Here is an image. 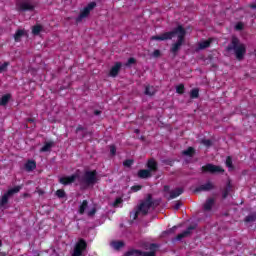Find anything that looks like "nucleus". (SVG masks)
I'll return each instance as SVG.
<instances>
[{
    "instance_id": "nucleus-1",
    "label": "nucleus",
    "mask_w": 256,
    "mask_h": 256,
    "mask_svg": "<svg viewBox=\"0 0 256 256\" xmlns=\"http://www.w3.org/2000/svg\"><path fill=\"white\" fill-rule=\"evenodd\" d=\"M176 35L178 37V40L172 45L170 51L174 55H177V53H179V50L181 49V46L185 42V35H187V32L185 31V28H183V26L179 25L172 31L152 36L151 39L152 41H169V39H173V37H175Z\"/></svg>"
},
{
    "instance_id": "nucleus-2",
    "label": "nucleus",
    "mask_w": 256,
    "mask_h": 256,
    "mask_svg": "<svg viewBox=\"0 0 256 256\" xmlns=\"http://www.w3.org/2000/svg\"><path fill=\"white\" fill-rule=\"evenodd\" d=\"M226 51L228 53L233 52L238 61H243L245 59V53H247V47L241 43L239 38L233 36L230 44L226 47Z\"/></svg>"
},
{
    "instance_id": "nucleus-3",
    "label": "nucleus",
    "mask_w": 256,
    "mask_h": 256,
    "mask_svg": "<svg viewBox=\"0 0 256 256\" xmlns=\"http://www.w3.org/2000/svg\"><path fill=\"white\" fill-rule=\"evenodd\" d=\"M161 200H153V196L148 194L147 197L138 205L137 209L140 212V215H147L151 207H158Z\"/></svg>"
},
{
    "instance_id": "nucleus-4",
    "label": "nucleus",
    "mask_w": 256,
    "mask_h": 256,
    "mask_svg": "<svg viewBox=\"0 0 256 256\" xmlns=\"http://www.w3.org/2000/svg\"><path fill=\"white\" fill-rule=\"evenodd\" d=\"M148 169H141L138 171V177L139 179H149L150 177H153V173H156L157 171V161L155 159L151 158L147 162Z\"/></svg>"
},
{
    "instance_id": "nucleus-5",
    "label": "nucleus",
    "mask_w": 256,
    "mask_h": 256,
    "mask_svg": "<svg viewBox=\"0 0 256 256\" xmlns=\"http://www.w3.org/2000/svg\"><path fill=\"white\" fill-rule=\"evenodd\" d=\"M99 181L97 178V170H86L80 179V183L86 187H91Z\"/></svg>"
},
{
    "instance_id": "nucleus-6",
    "label": "nucleus",
    "mask_w": 256,
    "mask_h": 256,
    "mask_svg": "<svg viewBox=\"0 0 256 256\" xmlns=\"http://www.w3.org/2000/svg\"><path fill=\"white\" fill-rule=\"evenodd\" d=\"M146 249H149V252H143L141 250L132 249V250L127 251L124 254V256H155L157 253V249H159V245L152 243Z\"/></svg>"
},
{
    "instance_id": "nucleus-7",
    "label": "nucleus",
    "mask_w": 256,
    "mask_h": 256,
    "mask_svg": "<svg viewBox=\"0 0 256 256\" xmlns=\"http://www.w3.org/2000/svg\"><path fill=\"white\" fill-rule=\"evenodd\" d=\"M21 191V186H16L14 188L9 189L0 200V207L3 208L9 203V198L13 197L16 193Z\"/></svg>"
},
{
    "instance_id": "nucleus-8",
    "label": "nucleus",
    "mask_w": 256,
    "mask_h": 256,
    "mask_svg": "<svg viewBox=\"0 0 256 256\" xmlns=\"http://www.w3.org/2000/svg\"><path fill=\"white\" fill-rule=\"evenodd\" d=\"M17 11L25 12V11H35V4L31 0H23L17 2L16 4Z\"/></svg>"
},
{
    "instance_id": "nucleus-9",
    "label": "nucleus",
    "mask_w": 256,
    "mask_h": 256,
    "mask_svg": "<svg viewBox=\"0 0 256 256\" xmlns=\"http://www.w3.org/2000/svg\"><path fill=\"white\" fill-rule=\"evenodd\" d=\"M85 249H87V242H85V240H83V239H80L76 243V246L74 248V252H73L72 256H82L83 251H85Z\"/></svg>"
},
{
    "instance_id": "nucleus-10",
    "label": "nucleus",
    "mask_w": 256,
    "mask_h": 256,
    "mask_svg": "<svg viewBox=\"0 0 256 256\" xmlns=\"http://www.w3.org/2000/svg\"><path fill=\"white\" fill-rule=\"evenodd\" d=\"M202 173H223V168L221 166H215L213 164H206L201 167Z\"/></svg>"
},
{
    "instance_id": "nucleus-11",
    "label": "nucleus",
    "mask_w": 256,
    "mask_h": 256,
    "mask_svg": "<svg viewBox=\"0 0 256 256\" xmlns=\"http://www.w3.org/2000/svg\"><path fill=\"white\" fill-rule=\"evenodd\" d=\"M94 7H97V3L90 2L80 13L79 17L77 18V21H82V19H85V17H89V13L93 11Z\"/></svg>"
},
{
    "instance_id": "nucleus-12",
    "label": "nucleus",
    "mask_w": 256,
    "mask_h": 256,
    "mask_svg": "<svg viewBox=\"0 0 256 256\" xmlns=\"http://www.w3.org/2000/svg\"><path fill=\"white\" fill-rule=\"evenodd\" d=\"M195 229H197V226H189L182 233L178 234L172 241H183V239H185V237H189V235H191V231H195Z\"/></svg>"
},
{
    "instance_id": "nucleus-13",
    "label": "nucleus",
    "mask_w": 256,
    "mask_h": 256,
    "mask_svg": "<svg viewBox=\"0 0 256 256\" xmlns=\"http://www.w3.org/2000/svg\"><path fill=\"white\" fill-rule=\"evenodd\" d=\"M215 189V185H213V182L207 181V183L202 184L195 188L194 193H201L202 191L207 192V191H213Z\"/></svg>"
},
{
    "instance_id": "nucleus-14",
    "label": "nucleus",
    "mask_w": 256,
    "mask_h": 256,
    "mask_svg": "<svg viewBox=\"0 0 256 256\" xmlns=\"http://www.w3.org/2000/svg\"><path fill=\"white\" fill-rule=\"evenodd\" d=\"M76 179H77V174H73L67 177H60L59 183H61V185H71V183H75Z\"/></svg>"
},
{
    "instance_id": "nucleus-15",
    "label": "nucleus",
    "mask_w": 256,
    "mask_h": 256,
    "mask_svg": "<svg viewBox=\"0 0 256 256\" xmlns=\"http://www.w3.org/2000/svg\"><path fill=\"white\" fill-rule=\"evenodd\" d=\"M184 189L183 188H176L174 190H171L169 193V197L167 198L168 201H171V199H177L179 195H183Z\"/></svg>"
},
{
    "instance_id": "nucleus-16",
    "label": "nucleus",
    "mask_w": 256,
    "mask_h": 256,
    "mask_svg": "<svg viewBox=\"0 0 256 256\" xmlns=\"http://www.w3.org/2000/svg\"><path fill=\"white\" fill-rule=\"evenodd\" d=\"M121 67V62H117L110 70V77H117L119 75V72L121 71Z\"/></svg>"
},
{
    "instance_id": "nucleus-17",
    "label": "nucleus",
    "mask_w": 256,
    "mask_h": 256,
    "mask_svg": "<svg viewBox=\"0 0 256 256\" xmlns=\"http://www.w3.org/2000/svg\"><path fill=\"white\" fill-rule=\"evenodd\" d=\"M25 169L30 173V171H35L37 169V163L35 160H28L25 164Z\"/></svg>"
},
{
    "instance_id": "nucleus-18",
    "label": "nucleus",
    "mask_w": 256,
    "mask_h": 256,
    "mask_svg": "<svg viewBox=\"0 0 256 256\" xmlns=\"http://www.w3.org/2000/svg\"><path fill=\"white\" fill-rule=\"evenodd\" d=\"M213 205H215V199L208 198L203 205L204 211H211V209H213Z\"/></svg>"
},
{
    "instance_id": "nucleus-19",
    "label": "nucleus",
    "mask_w": 256,
    "mask_h": 256,
    "mask_svg": "<svg viewBox=\"0 0 256 256\" xmlns=\"http://www.w3.org/2000/svg\"><path fill=\"white\" fill-rule=\"evenodd\" d=\"M156 93L157 89H155L153 86L147 85L145 87L144 95H147L148 97H153V95H155Z\"/></svg>"
},
{
    "instance_id": "nucleus-20",
    "label": "nucleus",
    "mask_w": 256,
    "mask_h": 256,
    "mask_svg": "<svg viewBox=\"0 0 256 256\" xmlns=\"http://www.w3.org/2000/svg\"><path fill=\"white\" fill-rule=\"evenodd\" d=\"M54 145H55V143H53V142H45L44 146L40 149V152L47 153V152L51 151V149L53 148Z\"/></svg>"
},
{
    "instance_id": "nucleus-21",
    "label": "nucleus",
    "mask_w": 256,
    "mask_h": 256,
    "mask_svg": "<svg viewBox=\"0 0 256 256\" xmlns=\"http://www.w3.org/2000/svg\"><path fill=\"white\" fill-rule=\"evenodd\" d=\"M87 207H89V202L87 200H83V202L79 206L78 213L80 215H83L85 211L87 210Z\"/></svg>"
},
{
    "instance_id": "nucleus-22",
    "label": "nucleus",
    "mask_w": 256,
    "mask_h": 256,
    "mask_svg": "<svg viewBox=\"0 0 256 256\" xmlns=\"http://www.w3.org/2000/svg\"><path fill=\"white\" fill-rule=\"evenodd\" d=\"M182 155H184V157H193L195 155V148L188 147L186 150L182 151Z\"/></svg>"
},
{
    "instance_id": "nucleus-23",
    "label": "nucleus",
    "mask_w": 256,
    "mask_h": 256,
    "mask_svg": "<svg viewBox=\"0 0 256 256\" xmlns=\"http://www.w3.org/2000/svg\"><path fill=\"white\" fill-rule=\"evenodd\" d=\"M231 192V182H228L226 187L224 188L222 192V198L227 199L229 197V193Z\"/></svg>"
},
{
    "instance_id": "nucleus-24",
    "label": "nucleus",
    "mask_w": 256,
    "mask_h": 256,
    "mask_svg": "<svg viewBox=\"0 0 256 256\" xmlns=\"http://www.w3.org/2000/svg\"><path fill=\"white\" fill-rule=\"evenodd\" d=\"M111 246L113 247V249H115L116 251H119V249H121L122 247H125V242L123 241H113L111 243Z\"/></svg>"
},
{
    "instance_id": "nucleus-25",
    "label": "nucleus",
    "mask_w": 256,
    "mask_h": 256,
    "mask_svg": "<svg viewBox=\"0 0 256 256\" xmlns=\"http://www.w3.org/2000/svg\"><path fill=\"white\" fill-rule=\"evenodd\" d=\"M25 35V30H17L16 33L14 34V40L16 41V43H19V41H21V37H23Z\"/></svg>"
},
{
    "instance_id": "nucleus-26",
    "label": "nucleus",
    "mask_w": 256,
    "mask_h": 256,
    "mask_svg": "<svg viewBox=\"0 0 256 256\" xmlns=\"http://www.w3.org/2000/svg\"><path fill=\"white\" fill-rule=\"evenodd\" d=\"M10 99H11V94H6V95L2 96V98L0 99L1 107H5V105H7V103H9Z\"/></svg>"
},
{
    "instance_id": "nucleus-27",
    "label": "nucleus",
    "mask_w": 256,
    "mask_h": 256,
    "mask_svg": "<svg viewBox=\"0 0 256 256\" xmlns=\"http://www.w3.org/2000/svg\"><path fill=\"white\" fill-rule=\"evenodd\" d=\"M256 221V214H250L245 217V223H253Z\"/></svg>"
},
{
    "instance_id": "nucleus-28",
    "label": "nucleus",
    "mask_w": 256,
    "mask_h": 256,
    "mask_svg": "<svg viewBox=\"0 0 256 256\" xmlns=\"http://www.w3.org/2000/svg\"><path fill=\"white\" fill-rule=\"evenodd\" d=\"M190 97H191V99L199 98V89H197V88L192 89L190 92Z\"/></svg>"
},
{
    "instance_id": "nucleus-29",
    "label": "nucleus",
    "mask_w": 256,
    "mask_h": 256,
    "mask_svg": "<svg viewBox=\"0 0 256 256\" xmlns=\"http://www.w3.org/2000/svg\"><path fill=\"white\" fill-rule=\"evenodd\" d=\"M56 196L59 199H65V197H67V194L65 193V190L59 189V190L56 191Z\"/></svg>"
},
{
    "instance_id": "nucleus-30",
    "label": "nucleus",
    "mask_w": 256,
    "mask_h": 256,
    "mask_svg": "<svg viewBox=\"0 0 256 256\" xmlns=\"http://www.w3.org/2000/svg\"><path fill=\"white\" fill-rule=\"evenodd\" d=\"M139 215H141V212L139 211L138 208H136V210H134L133 212L130 213V217H131V219H133V221H135V219H137V217H139Z\"/></svg>"
},
{
    "instance_id": "nucleus-31",
    "label": "nucleus",
    "mask_w": 256,
    "mask_h": 256,
    "mask_svg": "<svg viewBox=\"0 0 256 256\" xmlns=\"http://www.w3.org/2000/svg\"><path fill=\"white\" fill-rule=\"evenodd\" d=\"M211 45L209 40L203 41L199 44V49H207Z\"/></svg>"
},
{
    "instance_id": "nucleus-32",
    "label": "nucleus",
    "mask_w": 256,
    "mask_h": 256,
    "mask_svg": "<svg viewBox=\"0 0 256 256\" xmlns=\"http://www.w3.org/2000/svg\"><path fill=\"white\" fill-rule=\"evenodd\" d=\"M201 145H204L205 147H211L213 145V142L209 139H202L200 141Z\"/></svg>"
},
{
    "instance_id": "nucleus-33",
    "label": "nucleus",
    "mask_w": 256,
    "mask_h": 256,
    "mask_svg": "<svg viewBox=\"0 0 256 256\" xmlns=\"http://www.w3.org/2000/svg\"><path fill=\"white\" fill-rule=\"evenodd\" d=\"M42 29L43 28L39 25L34 26L33 29H32L33 35H39L41 33Z\"/></svg>"
},
{
    "instance_id": "nucleus-34",
    "label": "nucleus",
    "mask_w": 256,
    "mask_h": 256,
    "mask_svg": "<svg viewBox=\"0 0 256 256\" xmlns=\"http://www.w3.org/2000/svg\"><path fill=\"white\" fill-rule=\"evenodd\" d=\"M184 92H185V86L183 84H180L176 87V93L183 95Z\"/></svg>"
},
{
    "instance_id": "nucleus-35",
    "label": "nucleus",
    "mask_w": 256,
    "mask_h": 256,
    "mask_svg": "<svg viewBox=\"0 0 256 256\" xmlns=\"http://www.w3.org/2000/svg\"><path fill=\"white\" fill-rule=\"evenodd\" d=\"M7 67H9V62H5L0 65V73H4V71H7Z\"/></svg>"
},
{
    "instance_id": "nucleus-36",
    "label": "nucleus",
    "mask_w": 256,
    "mask_h": 256,
    "mask_svg": "<svg viewBox=\"0 0 256 256\" xmlns=\"http://www.w3.org/2000/svg\"><path fill=\"white\" fill-rule=\"evenodd\" d=\"M177 226H173L172 228H170L169 230L164 232V235H171V233H175L177 231Z\"/></svg>"
},
{
    "instance_id": "nucleus-37",
    "label": "nucleus",
    "mask_w": 256,
    "mask_h": 256,
    "mask_svg": "<svg viewBox=\"0 0 256 256\" xmlns=\"http://www.w3.org/2000/svg\"><path fill=\"white\" fill-rule=\"evenodd\" d=\"M226 166L229 168L233 167V160L229 156L226 159Z\"/></svg>"
},
{
    "instance_id": "nucleus-38",
    "label": "nucleus",
    "mask_w": 256,
    "mask_h": 256,
    "mask_svg": "<svg viewBox=\"0 0 256 256\" xmlns=\"http://www.w3.org/2000/svg\"><path fill=\"white\" fill-rule=\"evenodd\" d=\"M124 167H131L133 165V160L127 159L123 162Z\"/></svg>"
},
{
    "instance_id": "nucleus-39",
    "label": "nucleus",
    "mask_w": 256,
    "mask_h": 256,
    "mask_svg": "<svg viewBox=\"0 0 256 256\" xmlns=\"http://www.w3.org/2000/svg\"><path fill=\"white\" fill-rule=\"evenodd\" d=\"M121 203H123V200L121 198H116L113 205H114V207H119V205H121Z\"/></svg>"
},
{
    "instance_id": "nucleus-40",
    "label": "nucleus",
    "mask_w": 256,
    "mask_h": 256,
    "mask_svg": "<svg viewBox=\"0 0 256 256\" xmlns=\"http://www.w3.org/2000/svg\"><path fill=\"white\" fill-rule=\"evenodd\" d=\"M134 63H135V58H129L126 63V66L129 67L131 65H134Z\"/></svg>"
},
{
    "instance_id": "nucleus-41",
    "label": "nucleus",
    "mask_w": 256,
    "mask_h": 256,
    "mask_svg": "<svg viewBox=\"0 0 256 256\" xmlns=\"http://www.w3.org/2000/svg\"><path fill=\"white\" fill-rule=\"evenodd\" d=\"M110 153L111 155H115L117 153V148L115 147V145L110 146Z\"/></svg>"
},
{
    "instance_id": "nucleus-42",
    "label": "nucleus",
    "mask_w": 256,
    "mask_h": 256,
    "mask_svg": "<svg viewBox=\"0 0 256 256\" xmlns=\"http://www.w3.org/2000/svg\"><path fill=\"white\" fill-rule=\"evenodd\" d=\"M96 213H97V209L93 208L88 212V217H93V215H95Z\"/></svg>"
},
{
    "instance_id": "nucleus-43",
    "label": "nucleus",
    "mask_w": 256,
    "mask_h": 256,
    "mask_svg": "<svg viewBox=\"0 0 256 256\" xmlns=\"http://www.w3.org/2000/svg\"><path fill=\"white\" fill-rule=\"evenodd\" d=\"M181 205H183V203L177 202V203L174 205L175 211H179V209H181Z\"/></svg>"
},
{
    "instance_id": "nucleus-44",
    "label": "nucleus",
    "mask_w": 256,
    "mask_h": 256,
    "mask_svg": "<svg viewBox=\"0 0 256 256\" xmlns=\"http://www.w3.org/2000/svg\"><path fill=\"white\" fill-rule=\"evenodd\" d=\"M152 55H153V57H160L161 56V51L160 50H154Z\"/></svg>"
},
{
    "instance_id": "nucleus-45",
    "label": "nucleus",
    "mask_w": 256,
    "mask_h": 256,
    "mask_svg": "<svg viewBox=\"0 0 256 256\" xmlns=\"http://www.w3.org/2000/svg\"><path fill=\"white\" fill-rule=\"evenodd\" d=\"M141 188H142L141 185H137V186H133L131 189H132V191L137 192V191H141Z\"/></svg>"
},
{
    "instance_id": "nucleus-46",
    "label": "nucleus",
    "mask_w": 256,
    "mask_h": 256,
    "mask_svg": "<svg viewBox=\"0 0 256 256\" xmlns=\"http://www.w3.org/2000/svg\"><path fill=\"white\" fill-rule=\"evenodd\" d=\"M79 131H85V127L79 125V126L76 128V133H79Z\"/></svg>"
},
{
    "instance_id": "nucleus-47",
    "label": "nucleus",
    "mask_w": 256,
    "mask_h": 256,
    "mask_svg": "<svg viewBox=\"0 0 256 256\" xmlns=\"http://www.w3.org/2000/svg\"><path fill=\"white\" fill-rule=\"evenodd\" d=\"M236 29H237V31H241V29H243V24L242 23H238L236 25Z\"/></svg>"
},
{
    "instance_id": "nucleus-48",
    "label": "nucleus",
    "mask_w": 256,
    "mask_h": 256,
    "mask_svg": "<svg viewBox=\"0 0 256 256\" xmlns=\"http://www.w3.org/2000/svg\"><path fill=\"white\" fill-rule=\"evenodd\" d=\"M250 9H256V2L253 4H250Z\"/></svg>"
},
{
    "instance_id": "nucleus-49",
    "label": "nucleus",
    "mask_w": 256,
    "mask_h": 256,
    "mask_svg": "<svg viewBox=\"0 0 256 256\" xmlns=\"http://www.w3.org/2000/svg\"><path fill=\"white\" fill-rule=\"evenodd\" d=\"M94 115H101V111L99 110L94 111Z\"/></svg>"
},
{
    "instance_id": "nucleus-50",
    "label": "nucleus",
    "mask_w": 256,
    "mask_h": 256,
    "mask_svg": "<svg viewBox=\"0 0 256 256\" xmlns=\"http://www.w3.org/2000/svg\"><path fill=\"white\" fill-rule=\"evenodd\" d=\"M164 191H169V186H164Z\"/></svg>"
},
{
    "instance_id": "nucleus-51",
    "label": "nucleus",
    "mask_w": 256,
    "mask_h": 256,
    "mask_svg": "<svg viewBox=\"0 0 256 256\" xmlns=\"http://www.w3.org/2000/svg\"><path fill=\"white\" fill-rule=\"evenodd\" d=\"M39 195H43V191H39Z\"/></svg>"
},
{
    "instance_id": "nucleus-52",
    "label": "nucleus",
    "mask_w": 256,
    "mask_h": 256,
    "mask_svg": "<svg viewBox=\"0 0 256 256\" xmlns=\"http://www.w3.org/2000/svg\"><path fill=\"white\" fill-rule=\"evenodd\" d=\"M3 245V242L0 240V247Z\"/></svg>"
},
{
    "instance_id": "nucleus-53",
    "label": "nucleus",
    "mask_w": 256,
    "mask_h": 256,
    "mask_svg": "<svg viewBox=\"0 0 256 256\" xmlns=\"http://www.w3.org/2000/svg\"><path fill=\"white\" fill-rule=\"evenodd\" d=\"M135 133H139V130L137 129V130H135Z\"/></svg>"
},
{
    "instance_id": "nucleus-54",
    "label": "nucleus",
    "mask_w": 256,
    "mask_h": 256,
    "mask_svg": "<svg viewBox=\"0 0 256 256\" xmlns=\"http://www.w3.org/2000/svg\"><path fill=\"white\" fill-rule=\"evenodd\" d=\"M28 121L32 122V121H33V119H28Z\"/></svg>"
},
{
    "instance_id": "nucleus-55",
    "label": "nucleus",
    "mask_w": 256,
    "mask_h": 256,
    "mask_svg": "<svg viewBox=\"0 0 256 256\" xmlns=\"http://www.w3.org/2000/svg\"><path fill=\"white\" fill-rule=\"evenodd\" d=\"M0 256H5V254H0Z\"/></svg>"
}]
</instances>
